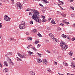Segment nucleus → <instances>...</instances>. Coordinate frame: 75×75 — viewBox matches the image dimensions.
<instances>
[{
	"mask_svg": "<svg viewBox=\"0 0 75 75\" xmlns=\"http://www.w3.org/2000/svg\"><path fill=\"white\" fill-rule=\"evenodd\" d=\"M31 12L33 13V15L32 16V18L34 19L36 21L39 23H41V19L38 18L39 15L38 14H40V12L37 11L35 9H33L31 11Z\"/></svg>",
	"mask_w": 75,
	"mask_h": 75,
	"instance_id": "obj_1",
	"label": "nucleus"
},
{
	"mask_svg": "<svg viewBox=\"0 0 75 75\" xmlns=\"http://www.w3.org/2000/svg\"><path fill=\"white\" fill-rule=\"evenodd\" d=\"M60 46L64 50H65L68 48V45H66V44L64 42H60Z\"/></svg>",
	"mask_w": 75,
	"mask_h": 75,
	"instance_id": "obj_2",
	"label": "nucleus"
},
{
	"mask_svg": "<svg viewBox=\"0 0 75 75\" xmlns=\"http://www.w3.org/2000/svg\"><path fill=\"white\" fill-rule=\"evenodd\" d=\"M4 20L7 21H10V19H11L10 17H8V16L7 15L5 16L4 17Z\"/></svg>",
	"mask_w": 75,
	"mask_h": 75,
	"instance_id": "obj_3",
	"label": "nucleus"
},
{
	"mask_svg": "<svg viewBox=\"0 0 75 75\" xmlns=\"http://www.w3.org/2000/svg\"><path fill=\"white\" fill-rule=\"evenodd\" d=\"M19 28L21 30H23V29L25 28V25L21 24L19 25Z\"/></svg>",
	"mask_w": 75,
	"mask_h": 75,
	"instance_id": "obj_4",
	"label": "nucleus"
},
{
	"mask_svg": "<svg viewBox=\"0 0 75 75\" xmlns=\"http://www.w3.org/2000/svg\"><path fill=\"white\" fill-rule=\"evenodd\" d=\"M16 5L17 7H18V8L19 9H21V7H23V6L21 5V4L19 3H17Z\"/></svg>",
	"mask_w": 75,
	"mask_h": 75,
	"instance_id": "obj_5",
	"label": "nucleus"
},
{
	"mask_svg": "<svg viewBox=\"0 0 75 75\" xmlns=\"http://www.w3.org/2000/svg\"><path fill=\"white\" fill-rule=\"evenodd\" d=\"M7 61H8V62H9L10 64H12L13 65H14V63L11 60L10 58H8V60H7Z\"/></svg>",
	"mask_w": 75,
	"mask_h": 75,
	"instance_id": "obj_6",
	"label": "nucleus"
},
{
	"mask_svg": "<svg viewBox=\"0 0 75 75\" xmlns=\"http://www.w3.org/2000/svg\"><path fill=\"white\" fill-rule=\"evenodd\" d=\"M17 54L18 55V56H19V57H20V58H25V56H24L23 55H22L20 53H17Z\"/></svg>",
	"mask_w": 75,
	"mask_h": 75,
	"instance_id": "obj_7",
	"label": "nucleus"
},
{
	"mask_svg": "<svg viewBox=\"0 0 75 75\" xmlns=\"http://www.w3.org/2000/svg\"><path fill=\"white\" fill-rule=\"evenodd\" d=\"M42 62L44 64H45V65H47V60L45 59H44L43 60Z\"/></svg>",
	"mask_w": 75,
	"mask_h": 75,
	"instance_id": "obj_8",
	"label": "nucleus"
},
{
	"mask_svg": "<svg viewBox=\"0 0 75 75\" xmlns=\"http://www.w3.org/2000/svg\"><path fill=\"white\" fill-rule=\"evenodd\" d=\"M50 37H51L53 40L54 39V38L55 37H54V35H52V33H50L49 35Z\"/></svg>",
	"mask_w": 75,
	"mask_h": 75,
	"instance_id": "obj_9",
	"label": "nucleus"
},
{
	"mask_svg": "<svg viewBox=\"0 0 75 75\" xmlns=\"http://www.w3.org/2000/svg\"><path fill=\"white\" fill-rule=\"evenodd\" d=\"M50 37H51L53 40L54 39V38L55 37H54V35H52V33H50L49 35Z\"/></svg>",
	"mask_w": 75,
	"mask_h": 75,
	"instance_id": "obj_10",
	"label": "nucleus"
},
{
	"mask_svg": "<svg viewBox=\"0 0 75 75\" xmlns=\"http://www.w3.org/2000/svg\"><path fill=\"white\" fill-rule=\"evenodd\" d=\"M4 66H5V67H7L8 65V63L6 62L5 61L4 62Z\"/></svg>",
	"mask_w": 75,
	"mask_h": 75,
	"instance_id": "obj_11",
	"label": "nucleus"
},
{
	"mask_svg": "<svg viewBox=\"0 0 75 75\" xmlns=\"http://www.w3.org/2000/svg\"><path fill=\"white\" fill-rule=\"evenodd\" d=\"M14 40V38H9L8 39V41H12L13 40Z\"/></svg>",
	"mask_w": 75,
	"mask_h": 75,
	"instance_id": "obj_12",
	"label": "nucleus"
},
{
	"mask_svg": "<svg viewBox=\"0 0 75 75\" xmlns=\"http://www.w3.org/2000/svg\"><path fill=\"white\" fill-rule=\"evenodd\" d=\"M4 71L5 72H8V68H6L4 69Z\"/></svg>",
	"mask_w": 75,
	"mask_h": 75,
	"instance_id": "obj_13",
	"label": "nucleus"
},
{
	"mask_svg": "<svg viewBox=\"0 0 75 75\" xmlns=\"http://www.w3.org/2000/svg\"><path fill=\"white\" fill-rule=\"evenodd\" d=\"M16 58L17 59V60L18 61H21L22 60L21 58H18V57H17Z\"/></svg>",
	"mask_w": 75,
	"mask_h": 75,
	"instance_id": "obj_14",
	"label": "nucleus"
},
{
	"mask_svg": "<svg viewBox=\"0 0 75 75\" xmlns=\"http://www.w3.org/2000/svg\"><path fill=\"white\" fill-rule=\"evenodd\" d=\"M42 1H44V3H49V2L47 0H42Z\"/></svg>",
	"mask_w": 75,
	"mask_h": 75,
	"instance_id": "obj_15",
	"label": "nucleus"
},
{
	"mask_svg": "<svg viewBox=\"0 0 75 75\" xmlns=\"http://www.w3.org/2000/svg\"><path fill=\"white\" fill-rule=\"evenodd\" d=\"M62 37L63 38H67V36L64 34L62 35Z\"/></svg>",
	"mask_w": 75,
	"mask_h": 75,
	"instance_id": "obj_16",
	"label": "nucleus"
},
{
	"mask_svg": "<svg viewBox=\"0 0 75 75\" xmlns=\"http://www.w3.org/2000/svg\"><path fill=\"white\" fill-rule=\"evenodd\" d=\"M27 52H28V53L29 54V55H31L32 54H33V52H31L30 51H28Z\"/></svg>",
	"mask_w": 75,
	"mask_h": 75,
	"instance_id": "obj_17",
	"label": "nucleus"
},
{
	"mask_svg": "<svg viewBox=\"0 0 75 75\" xmlns=\"http://www.w3.org/2000/svg\"><path fill=\"white\" fill-rule=\"evenodd\" d=\"M42 21L43 23H45V21H47V20H45V19L44 18H43L42 20Z\"/></svg>",
	"mask_w": 75,
	"mask_h": 75,
	"instance_id": "obj_18",
	"label": "nucleus"
},
{
	"mask_svg": "<svg viewBox=\"0 0 75 75\" xmlns=\"http://www.w3.org/2000/svg\"><path fill=\"white\" fill-rule=\"evenodd\" d=\"M32 32L33 33H36V32H37V29H34L32 31Z\"/></svg>",
	"mask_w": 75,
	"mask_h": 75,
	"instance_id": "obj_19",
	"label": "nucleus"
},
{
	"mask_svg": "<svg viewBox=\"0 0 75 75\" xmlns=\"http://www.w3.org/2000/svg\"><path fill=\"white\" fill-rule=\"evenodd\" d=\"M51 23L53 24H56V23L55 22V21L53 20H52L51 21Z\"/></svg>",
	"mask_w": 75,
	"mask_h": 75,
	"instance_id": "obj_20",
	"label": "nucleus"
},
{
	"mask_svg": "<svg viewBox=\"0 0 75 75\" xmlns=\"http://www.w3.org/2000/svg\"><path fill=\"white\" fill-rule=\"evenodd\" d=\"M53 40H54L55 41H56V42H59V40H58V39H56V38H54V39Z\"/></svg>",
	"mask_w": 75,
	"mask_h": 75,
	"instance_id": "obj_21",
	"label": "nucleus"
},
{
	"mask_svg": "<svg viewBox=\"0 0 75 75\" xmlns=\"http://www.w3.org/2000/svg\"><path fill=\"white\" fill-rule=\"evenodd\" d=\"M63 64L64 65H65L66 66H67L68 65V63H67V62H63Z\"/></svg>",
	"mask_w": 75,
	"mask_h": 75,
	"instance_id": "obj_22",
	"label": "nucleus"
},
{
	"mask_svg": "<svg viewBox=\"0 0 75 75\" xmlns=\"http://www.w3.org/2000/svg\"><path fill=\"white\" fill-rule=\"evenodd\" d=\"M69 54L70 55V56H72V52L71 51L69 53Z\"/></svg>",
	"mask_w": 75,
	"mask_h": 75,
	"instance_id": "obj_23",
	"label": "nucleus"
},
{
	"mask_svg": "<svg viewBox=\"0 0 75 75\" xmlns=\"http://www.w3.org/2000/svg\"><path fill=\"white\" fill-rule=\"evenodd\" d=\"M37 62L40 63V62H41V60L39 59H37Z\"/></svg>",
	"mask_w": 75,
	"mask_h": 75,
	"instance_id": "obj_24",
	"label": "nucleus"
},
{
	"mask_svg": "<svg viewBox=\"0 0 75 75\" xmlns=\"http://www.w3.org/2000/svg\"><path fill=\"white\" fill-rule=\"evenodd\" d=\"M70 9L71 10H74V7L73 6H70Z\"/></svg>",
	"mask_w": 75,
	"mask_h": 75,
	"instance_id": "obj_25",
	"label": "nucleus"
},
{
	"mask_svg": "<svg viewBox=\"0 0 75 75\" xmlns=\"http://www.w3.org/2000/svg\"><path fill=\"white\" fill-rule=\"evenodd\" d=\"M39 40H36L35 41V44H38V43H39Z\"/></svg>",
	"mask_w": 75,
	"mask_h": 75,
	"instance_id": "obj_26",
	"label": "nucleus"
},
{
	"mask_svg": "<svg viewBox=\"0 0 75 75\" xmlns=\"http://www.w3.org/2000/svg\"><path fill=\"white\" fill-rule=\"evenodd\" d=\"M30 73L31 75H35V73L33 72V71H31Z\"/></svg>",
	"mask_w": 75,
	"mask_h": 75,
	"instance_id": "obj_27",
	"label": "nucleus"
},
{
	"mask_svg": "<svg viewBox=\"0 0 75 75\" xmlns=\"http://www.w3.org/2000/svg\"><path fill=\"white\" fill-rule=\"evenodd\" d=\"M33 50H34V51H37V49H36V48H35V47H33Z\"/></svg>",
	"mask_w": 75,
	"mask_h": 75,
	"instance_id": "obj_28",
	"label": "nucleus"
},
{
	"mask_svg": "<svg viewBox=\"0 0 75 75\" xmlns=\"http://www.w3.org/2000/svg\"><path fill=\"white\" fill-rule=\"evenodd\" d=\"M27 39L29 40H32V38L31 37H28L27 38Z\"/></svg>",
	"mask_w": 75,
	"mask_h": 75,
	"instance_id": "obj_29",
	"label": "nucleus"
},
{
	"mask_svg": "<svg viewBox=\"0 0 75 75\" xmlns=\"http://www.w3.org/2000/svg\"><path fill=\"white\" fill-rule=\"evenodd\" d=\"M38 35L39 37H42V35H41L40 33H38Z\"/></svg>",
	"mask_w": 75,
	"mask_h": 75,
	"instance_id": "obj_30",
	"label": "nucleus"
},
{
	"mask_svg": "<svg viewBox=\"0 0 75 75\" xmlns=\"http://www.w3.org/2000/svg\"><path fill=\"white\" fill-rule=\"evenodd\" d=\"M3 26V24L1 23H0V28H1Z\"/></svg>",
	"mask_w": 75,
	"mask_h": 75,
	"instance_id": "obj_31",
	"label": "nucleus"
},
{
	"mask_svg": "<svg viewBox=\"0 0 75 75\" xmlns=\"http://www.w3.org/2000/svg\"><path fill=\"white\" fill-rule=\"evenodd\" d=\"M59 25H62V26H64V23H61L59 24Z\"/></svg>",
	"mask_w": 75,
	"mask_h": 75,
	"instance_id": "obj_32",
	"label": "nucleus"
},
{
	"mask_svg": "<svg viewBox=\"0 0 75 75\" xmlns=\"http://www.w3.org/2000/svg\"><path fill=\"white\" fill-rule=\"evenodd\" d=\"M71 17H75V14H71Z\"/></svg>",
	"mask_w": 75,
	"mask_h": 75,
	"instance_id": "obj_33",
	"label": "nucleus"
},
{
	"mask_svg": "<svg viewBox=\"0 0 75 75\" xmlns=\"http://www.w3.org/2000/svg\"><path fill=\"white\" fill-rule=\"evenodd\" d=\"M37 54L39 55V56H40V57H41V54H40L38 53H37Z\"/></svg>",
	"mask_w": 75,
	"mask_h": 75,
	"instance_id": "obj_34",
	"label": "nucleus"
},
{
	"mask_svg": "<svg viewBox=\"0 0 75 75\" xmlns=\"http://www.w3.org/2000/svg\"><path fill=\"white\" fill-rule=\"evenodd\" d=\"M47 71L48 72H50V71H51V70L50 69H47Z\"/></svg>",
	"mask_w": 75,
	"mask_h": 75,
	"instance_id": "obj_35",
	"label": "nucleus"
},
{
	"mask_svg": "<svg viewBox=\"0 0 75 75\" xmlns=\"http://www.w3.org/2000/svg\"><path fill=\"white\" fill-rule=\"evenodd\" d=\"M59 7L61 9H62V10H65V9L62 8V7H61V6H59Z\"/></svg>",
	"mask_w": 75,
	"mask_h": 75,
	"instance_id": "obj_36",
	"label": "nucleus"
},
{
	"mask_svg": "<svg viewBox=\"0 0 75 75\" xmlns=\"http://www.w3.org/2000/svg\"><path fill=\"white\" fill-rule=\"evenodd\" d=\"M38 48H39V47H40V46H41V44H39L38 45Z\"/></svg>",
	"mask_w": 75,
	"mask_h": 75,
	"instance_id": "obj_37",
	"label": "nucleus"
},
{
	"mask_svg": "<svg viewBox=\"0 0 75 75\" xmlns=\"http://www.w3.org/2000/svg\"><path fill=\"white\" fill-rule=\"evenodd\" d=\"M30 24H33V21H31L30 22Z\"/></svg>",
	"mask_w": 75,
	"mask_h": 75,
	"instance_id": "obj_38",
	"label": "nucleus"
},
{
	"mask_svg": "<svg viewBox=\"0 0 75 75\" xmlns=\"http://www.w3.org/2000/svg\"><path fill=\"white\" fill-rule=\"evenodd\" d=\"M25 22L22 21L21 24H23V25H25Z\"/></svg>",
	"mask_w": 75,
	"mask_h": 75,
	"instance_id": "obj_39",
	"label": "nucleus"
},
{
	"mask_svg": "<svg viewBox=\"0 0 75 75\" xmlns=\"http://www.w3.org/2000/svg\"><path fill=\"white\" fill-rule=\"evenodd\" d=\"M46 52H48V53H50V51L49 50H46Z\"/></svg>",
	"mask_w": 75,
	"mask_h": 75,
	"instance_id": "obj_40",
	"label": "nucleus"
},
{
	"mask_svg": "<svg viewBox=\"0 0 75 75\" xmlns=\"http://www.w3.org/2000/svg\"><path fill=\"white\" fill-rule=\"evenodd\" d=\"M32 11V10H31V9H30V8H28V9H27V11Z\"/></svg>",
	"mask_w": 75,
	"mask_h": 75,
	"instance_id": "obj_41",
	"label": "nucleus"
},
{
	"mask_svg": "<svg viewBox=\"0 0 75 75\" xmlns=\"http://www.w3.org/2000/svg\"><path fill=\"white\" fill-rule=\"evenodd\" d=\"M12 52H9V53H8V54L9 55H12Z\"/></svg>",
	"mask_w": 75,
	"mask_h": 75,
	"instance_id": "obj_42",
	"label": "nucleus"
},
{
	"mask_svg": "<svg viewBox=\"0 0 75 75\" xmlns=\"http://www.w3.org/2000/svg\"><path fill=\"white\" fill-rule=\"evenodd\" d=\"M71 40L73 41H75V38H73L71 39Z\"/></svg>",
	"mask_w": 75,
	"mask_h": 75,
	"instance_id": "obj_43",
	"label": "nucleus"
},
{
	"mask_svg": "<svg viewBox=\"0 0 75 75\" xmlns=\"http://www.w3.org/2000/svg\"><path fill=\"white\" fill-rule=\"evenodd\" d=\"M62 16L63 17H66V15H63L62 14Z\"/></svg>",
	"mask_w": 75,
	"mask_h": 75,
	"instance_id": "obj_44",
	"label": "nucleus"
},
{
	"mask_svg": "<svg viewBox=\"0 0 75 75\" xmlns=\"http://www.w3.org/2000/svg\"><path fill=\"white\" fill-rule=\"evenodd\" d=\"M1 1L2 2H6V0H2Z\"/></svg>",
	"mask_w": 75,
	"mask_h": 75,
	"instance_id": "obj_45",
	"label": "nucleus"
},
{
	"mask_svg": "<svg viewBox=\"0 0 75 75\" xmlns=\"http://www.w3.org/2000/svg\"><path fill=\"white\" fill-rule=\"evenodd\" d=\"M26 35H29V33H27V32H26Z\"/></svg>",
	"mask_w": 75,
	"mask_h": 75,
	"instance_id": "obj_46",
	"label": "nucleus"
},
{
	"mask_svg": "<svg viewBox=\"0 0 75 75\" xmlns=\"http://www.w3.org/2000/svg\"><path fill=\"white\" fill-rule=\"evenodd\" d=\"M54 64L55 65H57V62H54Z\"/></svg>",
	"mask_w": 75,
	"mask_h": 75,
	"instance_id": "obj_47",
	"label": "nucleus"
},
{
	"mask_svg": "<svg viewBox=\"0 0 75 75\" xmlns=\"http://www.w3.org/2000/svg\"><path fill=\"white\" fill-rule=\"evenodd\" d=\"M58 29L59 30H62V29L60 28H58Z\"/></svg>",
	"mask_w": 75,
	"mask_h": 75,
	"instance_id": "obj_48",
	"label": "nucleus"
},
{
	"mask_svg": "<svg viewBox=\"0 0 75 75\" xmlns=\"http://www.w3.org/2000/svg\"><path fill=\"white\" fill-rule=\"evenodd\" d=\"M39 5H40V6H41V7H43V6L41 4H39Z\"/></svg>",
	"mask_w": 75,
	"mask_h": 75,
	"instance_id": "obj_49",
	"label": "nucleus"
},
{
	"mask_svg": "<svg viewBox=\"0 0 75 75\" xmlns=\"http://www.w3.org/2000/svg\"><path fill=\"white\" fill-rule=\"evenodd\" d=\"M66 23L65 24H67V25L69 24V22H66Z\"/></svg>",
	"mask_w": 75,
	"mask_h": 75,
	"instance_id": "obj_50",
	"label": "nucleus"
},
{
	"mask_svg": "<svg viewBox=\"0 0 75 75\" xmlns=\"http://www.w3.org/2000/svg\"><path fill=\"white\" fill-rule=\"evenodd\" d=\"M69 1L70 2H72V1H73V0H69Z\"/></svg>",
	"mask_w": 75,
	"mask_h": 75,
	"instance_id": "obj_51",
	"label": "nucleus"
},
{
	"mask_svg": "<svg viewBox=\"0 0 75 75\" xmlns=\"http://www.w3.org/2000/svg\"><path fill=\"white\" fill-rule=\"evenodd\" d=\"M58 3H61V1H60L59 0H58Z\"/></svg>",
	"mask_w": 75,
	"mask_h": 75,
	"instance_id": "obj_52",
	"label": "nucleus"
},
{
	"mask_svg": "<svg viewBox=\"0 0 75 75\" xmlns=\"http://www.w3.org/2000/svg\"><path fill=\"white\" fill-rule=\"evenodd\" d=\"M63 22L65 24L66 23V22H65V20L63 21Z\"/></svg>",
	"mask_w": 75,
	"mask_h": 75,
	"instance_id": "obj_53",
	"label": "nucleus"
},
{
	"mask_svg": "<svg viewBox=\"0 0 75 75\" xmlns=\"http://www.w3.org/2000/svg\"><path fill=\"white\" fill-rule=\"evenodd\" d=\"M30 45H28L27 47V48L29 49L30 48Z\"/></svg>",
	"mask_w": 75,
	"mask_h": 75,
	"instance_id": "obj_54",
	"label": "nucleus"
},
{
	"mask_svg": "<svg viewBox=\"0 0 75 75\" xmlns=\"http://www.w3.org/2000/svg\"><path fill=\"white\" fill-rule=\"evenodd\" d=\"M67 38L68 39V40H69L70 39L69 37H67Z\"/></svg>",
	"mask_w": 75,
	"mask_h": 75,
	"instance_id": "obj_55",
	"label": "nucleus"
},
{
	"mask_svg": "<svg viewBox=\"0 0 75 75\" xmlns=\"http://www.w3.org/2000/svg\"><path fill=\"white\" fill-rule=\"evenodd\" d=\"M62 4H64V2H63L62 1H61V3H60Z\"/></svg>",
	"mask_w": 75,
	"mask_h": 75,
	"instance_id": "obj_56",
	"label": "nucleus"
},
{
	"mask_svg": "<svg viewBox=\"0 0 75 75\" xmlns=\"http://www.w3.org/2000/svg\"><path fill=\"white\" fill-rule=\"evenodd\" d=\"M57 13L58 14H61V13H60V12L59 11L57 12Z\"/></svg>",
	"mask_w": 75,
	"mask_h": 75,
	"instance_id": "obj_57",
	"label": "nucleus"
},
{
	"mask_svg": "<svg viewBox=\"0 0 75 75\" xmlns=\"http://www.w3.org/2000/svg\"><path fill=\"white\" fill-rule=\"evenodd\" d=\"M0 66L1 68V67H2V65H1V64L0 63Z\"/></svg>",
	"mask_w": 75,
	"mask_h": 75,
	"instance_id": "obj_58",
	"label": "nucleus"
},
{
	"mask_svg": "<svg viewBox=\"0 0 75 75\" xmlns=\"http://www.w3.org/2000/svg\"><path fill=\"white\" fill-rule=\"evenodd\" d=\"M51 19H52L51 18H50L48 19V20H49L50 21V20H51Z\"/></svg>",
	"mask_w": 75,
	"mask_h": 75,
	"instance_id": "obj_59",
	"label": "nucleus"
},
{
	"mask_svg": "<svg viewBox=\"0 0 75 75\" xmlns=\"http://www.w3.org/2000/svg\"><path fill=\"white\" fill-rule=\"evenodd\" d=\"M29 15H30V16H31V12H30L29 13Z\"/></svg>",
	"mask_w": 75,
	"mask_h": 75,
	"instance_id": "obj_60",
	"label": "nucleus"
},
{
	"mask_svg": "<svg viewBox=\"0 0 75 75\" xmlns=\"http://www.w3.org/2000/svg\"><path fill=\"white\" fill-rule=\"evenodd\" d=\"M3 5V4L1 3H0V6H2Z\"/></svg>",
	"mask_w": 75,
	"mask_h": 75,
	"instance_id": "obj_61",
	"label": "nucleus"
},
{
	"mask_svg": "<svg viewBox=\"0 0 75 75\" xmlns=\"http://www.w3.org/2000/svg\"><path fill=\"white\" fill-rule=\"evenodd\" d=\"M42 12H43V13H45V10H43Z\"/></svg>",
	"mask_w": 75,
	"mask_h": 75,
	"instance_id": "obj_62",
	"label": "nucleus"
},
{
	"mask_svg": "<svg viewBox=\"0 0 75 75\" xmlns=\"http://www.w3.org/2000/svg\"><path fill=\"white\" fill-rule=\"evenodd\" d=\"M11 1H12V2H14V0H11Z\"/></svg>",
	"mask_w": 75,
	"mask_h": 75,
	"instance_id": "obj_63",
	"label": "nucleus"
},
{
	"mask_svg": "<svg viewBox=\"0 0 75 75\" xmlns=\"http://www.w3.org/2000/svg\"><path fill=\"white\" fill-rule=\"evenodd\" d=\"M73 26H74V27H75V23H74L73 24Z\"/></svg>",
	"mask_w": 75,
	"mask_h": 75,
	"instance_id": "obj_64",
	"label": "nucleus"
}]
</instances>
